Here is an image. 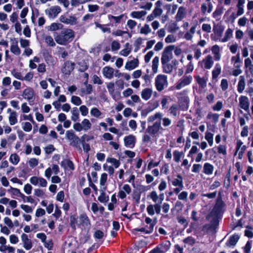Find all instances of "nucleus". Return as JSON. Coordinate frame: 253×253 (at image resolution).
Segmentation results:
<instances>
[{"mask_svg":"<svg viewBox=\"0 0 253 253\" xmlns=\"http://www.w3.org/2000/svg\"><path fill=\"white\" fill-rule=\"evenodd\" d=\"M54 37L57 43L65 45L73 40L74 37V33L71 29H64L59 34L56 33Z\"/></svg>","mask_w":253,"mask_h":253,"instance_id":"nucleus-1","label":"nucleus"},{"mask_svg":"<svg viewBox=\"0 0 253 253\" xmlns=\"http://www.w3.org/2000/svg\"><path fill=\"white\" fill-rule=\"evenodd\" d=\"M70 224L74 229H76V224L82 226L84 228H89L91 225L90 220L85 213L80 214L78 217L76 215L71 216Z\"/></svg>","mask_w":253,"mask_h":253,"instance_id":"nucleus-2","label":"nucleus"},{"mask_svg":"<svg viewBox=\"0 0 253 253\" xmlns=\"http://www.w3.org/2000/svg\"><path fill=\"white\" fill-rule=\"evenodd\" d=\"M66 138L69 141L71 146L76 147L80 151H82L80 145L81 140L75 134L73 130H69L66 132Z\"/></svg>","mask_w":253,"mask_h":253,"instance_id":"nucleus-3","label":"nucleus"},{"mask_svg":"<svg viewBox=\"0 0 253 253\" xmlns=\"http://www.w3.org/2000/svg\"><path fill=\"white\" fill-rule=\"evenodd\" d=\"M155 84L158 91H162L168 85L167 77L163 75H158L155 78Z\"/></svg>","mask_w":253,"mask_h":253,"instance_id":"nucleus-4","label":"nucleus"},{"mask_svg":"<svg viewBox=\"0 0 253 253\" xmlns=\"http://www.w3.org/2000/svg\"><path fill=\"white\" fill-rule=\"evenodd\" d=\"M163 114L160 112H158L153 115L150 116L148 118V122H153L157 119H159V121H161L162 120L163 125L164 127H167L169 126L171 124V121L168 118H162Z\"/></svg>","mask_w":253,"mask_h":253,"instance_id":"nucleus-5","label":"nucleus"},{"mask_svg":"<svg viewBox=\"0 0 253 253\" xmlns=\"http://www.w3.org/2000/svg\"><path fill=\"white\" fill-rule=\"evenodd\" d=\"M174 48L173 45H169L165 48L161 58L162 63H167L172 59V52Z\"/></svg>","mask_w":253,"mask_h":253,"instance_id":"nucleus-6","label":"nucleus"},{"mask_svg":"<svg viewBox=\"0 0 253 253\" xmlns=\"http://www.w3.org/2000/svg\"><path fill=\"white\" fill-rule=\"evenodd\" d=\"M160 130H163V128L161 126V122L160 121H157L153 125L148 126L146 132L153 136H156Z\"/></svg>","mask_w":253,"mask_h":253,"instance_id":"nucleus-7","label":"nucleus"},{"mask_svg":"<svg viewBox=\"0 0 253 253\" xmlns=\"http://www.w3.org/2000/svg\"><path fill=\"white\" fill-rule=\"evenodd\" d=\"M192 79V77L190 75L183 76L175 84V88L179 90L189 85L191 83Z\"/></svg>","mask_w":253,"mask_h":253,"instance_id":"nucleus-8","label":"nucleus"},{"mask_svg":"<svg viewBox=\"0 0 253 253\" xmlns=\"http://www.w3.org/2000/svg\"><path fill=\"white\" fill-rule=\"evenodd\" d=\"M21 240L22 242L21 244L26 250L28 251L32 248L33 246V242L31 239L29 238L28 235L25 233L22 234Z\"/></svg>","mask_w":253,"mask_h":253,"instance_id":"nucleus-9","label":"nucleus"},{"mask_svg":"<svg viewBox=\"0 0 253 253\" xmlns=\"http://www.w3.org/2000/svg\"><path fill=\"white\" fill-rule=\"evenodd\" d=\"M61 11V9L58 5L52 6L45 10V13L49 18L53 19Z\"/></svg>","mask_w":253,"mask_h":253,"instance_id":"nucleus-10","label":"nucleus"},{"mask_svg":"<svg viewBox=\"0 0 253 253\" xmlns=\"http://www.w3.org/2000/svg\"><path fill=\"white\" fill-rule=\"evenodd\" d=\"M7 112L9 114L8 121L9 124L11 126H13L17 124L18 122L17 113L15 111L12 110L11 108H8Z\"/></svg>","mask_w":253,"mask_h":253,"instance_id":"nucleus-11","label":"nucleus"},{"mask_svg":"<svg viewBox=\"0 0 253 253\" xmlns=\"http://www.w3.org/2000/svg\"><path fill=\"white\" fill-rule=\"evenodd\" d=\"M22 96L29 102H33L35 99V93L33 89L30 87L26 88L23 92Z\"/></svg>","mask_w":253,"mask_h":253,"instance_id":"nucleus-12","label":"nucleus"},{"mask_svg":"<svg viewBox=\"0 0 253 253\" xmlns=\"http://www.w3.org/2000/svg\"><path fill=\"white\" fill-rule=\"evenodd\" d=\"M198 23L196 22L195 23H194L192 27L190 28V30L186 32L184 35V38L188 41H191L193 38V36L196 32V29L197 27L198 26Z\"/></svg>","mask_w":253,"mask_h":253,"instance_id":"nucleus-13","label":"nucleus"},{"mask_svg":"<svg viewBox=\"0 0 253 253\" xmlns=\"http://www.w3.org/2000/svg\"><path fill=\"white\" fill-rule=\"evenodd\" d=\"M186 8L184 6L178 8L177 13L175 16L176 21L179 22L184 18L186 15Z\"/></svg>","mask_w":253,"mask_h":253,"instance_id":"nucleus-14","label":"nucleus"},{"mask_svg":"<svg viewBox=\"0 0 253 253\" xmlns=\"http://www.w3.org/2000/svg\"><path fill=\"white\" fill-rule=\"evenodd\" d=\"M153 93V91L152 88L146 87L142 90L141 97L143 100L147 101L151 98Z\"/></svg>","mask_w":253,"mask_h":253,"instance_id":"nucleus-15","label":"nucleus"},{"mask_svg":"<svg viewBox=\"0 0 253 253\" xmlns=\"http://www.w3.org/2000/svg\"><path fill=\"white\" fill-rule=\"evenodd\" d=\"M11 44L10 46V51L16 55H19L21 53V50L18 45V41L16 39H11Z\"/></svg>","mask_w":253,"mask_h":253,"instance_id":"nucleus-16","label":"nucleus"},{"mask_svg":"<svg viewBox=\"0 0 253 253\" xmlns=\"http://www.w3.org/2000/svg\"><path fill=\"white\" fill-rule=\"evenodd\" d=\"M125 145L129 148H133L135 145V137L132 135H129L124 138Z\"/></svg>","mask_w":253,"mask_h":253,"instance_id":"nucleus-17","label":"nucleus"},{"mask_svg":"<svg viewBox=\"0 0 253 253\" xmlns=\"http://www.w3.org/2000/svg\"><path fill=\"white\" fill-rule=\"evenodd\" d=\"M213 8L211 2H204L202 4L201 9L202 13L205 15L206 13H210Z\"/></svg>","mask_w":253,"mask_h":253,"instance_id":"nucleus-18","label":"nucleus"},{"mask_svg":"<svg viewBox=\"0 0 253 253\" xmlns=\"http://www.w3.org/2000/svg\"><path fill=\"white\" fill-rule=\"evenodd\" d=\"M90 114L92 117L98 119H101L104 117V114L101 112L97 108L95 107L91 109Z\"/></svg>","mask_w":253,"mask_h":253,"instance_id":"nucleus-19","label":"nucleus"},{"mask_svg":"<svg viewBox=\"0 0 253 253\" xmlns=\"http://www.w3.org/2000/svg\"><path fill=\"white\" fill-rule=\"evenodd\" d=\"M239 105L241 108L247 110L249 107L248 98L245 96H241L239 98Z\"/></svg>","mask_w":253,"mask_h":253,"instance_id":"nucleus-20","label":"nucleus"},{"mask_svg":"<svg viewBox=\"0 0 253 253\" xmlns=\"http://www.w3.org/2000/svg\"><path fill=\"white\" fill-rule=\"evenodd\" d=\"M171 183L173 186H182L183 185V177L182 176L178 174L176 177L172 178L171 180Z\"/></svg>","mask_w":253,"mask_h":253,"instance_id":"nucleus-21","label":"nucleus"},{"mask_svg":"<svg viewBox=\"0 0 253 253\" xmlns=\"http://www.w3.org/2000/svg\"><path fill=\"white\" fill-rule=\"evenodd\" d=\"M114 70L110 67L106 66L103 69V75L108 79H111L113 77Z\"/></svg>","mask_w":253,"mask_h":253,"instance_id":"nucleus-22","label":"nucleus"},{"mask_svg":"<svg viewBox=\"0 0 253 253\" xmlns=\"http://www.w3.org/2000/svg\"><path fill=\"white\" fill-rule=\"evenodd\" d=\"M147 14V12L145 10L141 11H132L130 15L132 18L136 19H141L144 17Z\"/></svg>","mask_w":253,"mask_h":253,"instance_id":"nucleus-23","label":"nucleus"},{"mask_svg":"<svg viewBox=\"0 0 253 253\" xmlns=\"http://www.w3.org/2000/svg\"><path fill=\"white\" fill-rule=\"evenodd\" d=\"M213 166L209 163H206L204 165L203 172L206 174L211 175L213 171Z\"/></svg>","mask_w":253,"mask_h":253,"instance_id":"nucleus-24","label":"nucleus"},{"mask_svg":"<svg viewBox=\"0 0 253 253\" xmlns=\"http://www.w3.org/2000/svg\"><path fill=\"white\" fill-rule=\"evenodd\" d=\"M169 113L174 117L179 114V107L176 104H172L169 110Z\"/></svg>","mask_w":253,"mask_h":253,"instance_id":"nucleus-25","label":"nucleus"},{"mask_svg":"<svg viewBox=\"0 0 253 253\" xmlns=\"http://www.w3.org/2000/svg\"><path fill=\"white\" fill-rule=\"evenodd\" d=\"M103 59L105 62H108L111 59V62H113L116 59L115 63H122L123 62V60L121 58L116 59L115 57L111 58V55L108 53L104 55Z\"/></svg>","mask_w":253,"mask_h":253,"instance_id":"nucleus-26","label":"nucleus"},{"mask_svg":"<svg viewBox=\"0 0 253 253\" xmlns=\"http://www.w3.org/2000/svg\"><path fill=\"white\" fill-rule=\"evenodd\" d=\"M141 100L138 95L136 94L132 95L131 96V99H129L126 101V104L130 105H134V103L140 102Z\"/></svg>","mask_w":253,"mask_h":253,"instance_id":"nucleus-27","label":"nucleus"},{"mask_svg":"<svg viewBox=\"0 0 253 253\" xmlns=\"http://www.w3.org/2000/svg\"><path fill=\"white\" fill-rule=\"evenodd\" d=\"M71 119L74 122H77L79 120V111L77 107H74L71 110Z\"/></svg>","mask_w":253,"mask_h":253,"instance_id":"nucleus-28","label":"nucleus"},{"mask_svg":"<svg viewBox=\"0 0 253 253\" xmlns=\"http://www.w3.org/2000/svg\"><path fill=\"white\" fill-rule=\"evenodd\" d=\"M196 81L199 85L203 88H204L207 86V81L208 80V78L206 77L201 78L200 76H198L196 77Z\"/></svg>","mask_w":253,"mask_h":253,"instance_id":"nucleus-29","label":"nucleus"},{"mask_svg":"<svg viewBox=\"0 0 253 253\" xmlns=\"http://www.w3.org/2000/svg\"><path fill=\"white\" fill-rule=\"evenodd\" d=\"M81 125L83 129V130L86 131L90 129L91 127V124L89 120L87 119H84L81 122Z\"/></svg>","mask_w":253,"mask_h":253,"instance_id":"nucleus-30","label":"nucleus"},{"mask_svg":"<svg viewBox=\"0 0 253 253\" xmlns=\"http://www.w3.org/2000/svg\"><path fill=\"white\" fill-rule=\"evenodd\" d=\"M10 190H11V192L13 195L21 197L24 202H25L26 196L20 192L19 189L11 187ZM8 191H10V190H8Z\"/></svg>","mask_w":253,"mask_h":253,"instance_id":"nucleus-31","label":"nucleus"},{"mask_svg":"<svg viewBox=\"0 0 253 253\" xmlns=\"http://www.w3.org/2000/svg\"><path fill=\"white\" fill-rule=\"evenodd\" d=\"M245 79L243 76H240V80L237 86V90L239 93H242L245 89Z\"/></svg>","mask_w":253,"mask_h":253,"instance_id":"nucleus-32","label":"nucleus"},{"mask_svg":"<svg viewBox=\"0 0 253 253\" xmlns=\"http://www.w3.org/2000/svg\"><path fill=\"white\" fill-rule=\"evenodd\" d=\"M104 190H101L100 191L101 194L100 196L98 197V200L99 202L101 203H106L109 200V197L107 196L104 192V190H105L106 188H103Z\"/></svg>","mask_w":253,"mask_h":253,"instance_id":"nucleus-33","label":"nucleus"},{"mask_svg":"<svg viewBox=\"0 0 253 253\" xmlns=\"http://www.w3.org/2000/svg\"><path fill=\"white\" fill-rule=\"evenodd\" d=\"M148 197L150 198L155 204L160 203L158 195L156 191H153L149 193Z\"/></svg>","mask_w":253,"mask_h":253,"instance_id":"nucleus-34","label":"nucleus"},{"mask_svg":"<svg viewBox=\"0 0 253 253\" xmlns=\"http://www.w3.org/2000/svg\"><path fill=\"white\" fill-rule=\"evenodd\" d=\"M233 30L228 28L225 33L224 38L221 40L222 42H226L229 40L232 37Z\"/></svg>","mask_w":253,"mask_h":253,"instance_id":"nucleus-35","label":"nucleus"},{"mask_svg":"<svg viewBox=\"0 0 253 253\" xmlns=\"http://www.w3.org/2000/svg\"><path fill=\"white\" fill-rule=\"evenodd\" d=\"M74 64H65L62 69V72L65 74H70L74 69Z\"/></svg>","mask_w":253,"mask_h":253,"instance_id":"nucleus-36","label":"nucleus"},{"mask_svg":"<svg viewBox=\"0 0 253 253\" xmlns=\"http://www.w3.org/2000/svg\"><path fill=\"white\" fill-rule=\"evenodd\" d=\"M9 161L13 165H16L20 161V157L16 153L12 154L10 156Z\"/></svg>","mask_w":253,"mask_h":253,"instance_id":"nucleus-37","label":"nucleus"},{"mask_svg":"<svg viewBox=\"0 0 253 253\" xmlns=\"http://www.w3.org/2000/svg\"><path fill=\"white\" fill-rule=\"evenodd\" d=\"M173 160L176 163H179L180 161L181 158L183 155L182 152H179L177 150H175L173 152Z\"/></svg>","mask_w":253,"mask_h":253,"instance_id":"nucleus-38","label":"nucleus"},{"mask_svg":"<svg viewBox=\"0 0 253 253\" xmlns=\"http://www.w3.org/2000/svg\"><path fill=\"white\" fill-rule=\"evenodd\" d=\"M80 91L82 93L85 94H90L92 92V85H87L85 86V87H82L81 88Z\"/></svg>","mask_w":253,"mask_h":253,"instance_id":"nucleus-39","label":"nucleus"},{"mask_svg":"<svg viewBox=\"0 0 253 253\" xmlns=\"http://www.w3.org/2000/svg\"><path fill=\"white\" fill-rule=\"evenodd\" d=\"M239 239V236L238 235H234L231 236L228 241V246H235Z\"/></svg>","mask_w":253,"mask_h":253,"instance_id":"nucleus-40","label":"nucleus"},{"mask_svg":"<svg viewBox=\"0 0 253 253\" xmlns=\"http://www.w3.org/2000/svg\"><path fill=\"white\" fill-rule=\"evenodd\" d=\"M106 161L112 164L116 169L119 168L120 165V162L119 160H118L114 158H107Z\"/></svg>","mask_w":253,"mask_h":253,"instance_id":"nucleus-41","label":"nucleus"},{"mask_svg":"<svg viewBox=\"0 0 253 253\" xmlns=\"http://www.w3.org/2000/svg\"><path fill=\"white\" fill-rule=\"evenodd\" d=\"M182 93H177L176 96L177 97L178 102L180 103H185L187 104L188 103V98L187 96H181Z\"/></svg>","mask_w":253,"mask_h":253,"instance_id":"nucleus-42","label":"nucleus"},{"mask_svg":"<svg viewBox=\"0 0 253 253\" xmlns=\"http://www.w3.org/2000/svg\"><path fill=\"white\" fill-rule=\"evenodd\" d=\"M188 193L187 191H182L178 194V199L179 200H182L184 202H187L188 200Z\"/></svg>","mask_w":253,"mask_h":253,"instance_id":"nucleus-43","label":"nucleus"},{"mask_svg":"<svg viewBox=\"0 0 253 253\" xmlns=\"http://www.w3.org/2000/svg\"><path fill=\"white\" fill-rule=\"evenodd\" d=\"M131 50L130 45L129 43L125 44V48L121 51V54L124 56H126L130 53Z\"/></svg>","mask_w":253,"mask_h":253,"instance_id":"nucleus-44","label":"nucleus"},{"mask_svg":"<svg viewBox=\"0 0 253 253\" xmlns=\"http://www.w3.org/2000/svg\"><path fill=\"white\" fill-rule=\"evenodd\" d=\"M151 31V29L148 24H145L140 30V33L147 35Z\"/></svg>","mask_w":253,"mask_h":253,"instance_id":"nucleus-45","label":"nucleus"},{"mask_svg":"<svg viewBox=\"0 0 253 253\" xmlns=\"http://www.w3.org/2000/svg\"><path fill=\"white\" fill-rule=\"evenodd\" d=\"M134 230L142 232H145L146 234H150L151 233L152 231V226H147L145 227H142L139 229H135Z\"/></svg>","mask_w":253,"mask_h":253,"instance_id":"nucleus-46","label":"nucleus"},{"mask_svg":"<svg viewBox=\"0 0 253 253\" xmlns=\"http://www.w3.org/2000/svg\"><path fill=\"white\" fill-rule=\"evenodd\" d=\"M71 102L75 105L79 106L82 103L81 99L77 96L73 95L71 97Z\"/></svg>","mask_w":253,"mask_h":253,"instance_id":"nucleus-47","label":"nucleus"},{"mask_svg":"<svg viewBox=\"0 0 253 253\" xmlns=\"http://www.w3.org/2000/svg\"><path fill=\"white\" fill-rule=\"evenodd\" d=\"M207 117L209 119H211L212 121L216 123L218 121L219 115L216 113L213 114L210 112L208 114Z\"/></svg>","mask_w":253,"mask_h":253,"instance_id":"nucleus-48","label":"nucleus"},{"mask_svg":"<svg viewBox=\"0 0 253 253\" xmlns=\"http://www.w3.org/2000/svg\"><path fill=\"white\" fill-rule=\"evenodd\" d=\"M45 42L50 46H54L55 42H54L53 39L50 36H46L45 37Z\"/></svg>","mask_w":253,"mask_h":253,"instance_id":"nucleus-49","label":"nucleus"},{"mask_svg":"<svg viewBox=\"0 0 253 253\" xmlns=\"http://www.w3.org/2000/svg\"><path fill=\"white\" fill-rule=\"evenodd\" d=\"M213 135L212 133L209 132H206L205 135V139L208 141L211 146L213 144Z\"/></svg>","mask_w":253,"mask_h":253,"instance_id":"nucleus-50","label":"nucleus"},{"mask_svg":"<svg viewBox=\"0 0 253 253\" xmlns=\"http://www.w3.org/2000/svg\"><path fill=\"white\" fill-rule=\"evenodd\" d=\"M107 87L109 93L112 96L113 98L115 99V95L113 94L114 92V84L112 82L108 83L107 84Z\"/></svg>","mask_w":253,"mask_h":253,"instance_id":"nucleus-51","label":"nucleus"},{"mask_svg":"<svg viewBox=\"0 0 253 253\" xmlns=\"http://www.w3.org/2000/svg\"><path fill=\"white\" fill-rule=\"evenodd\" d=\"M164 72L166 73H170L172 71L174 66L172 64H163Z\"/></svg>","mask_w":253,"mask_h":253,"instance_id":"nucleus-52","label":"nucleus"},{"mask_svg":"<svg viewBox=\"0 0 253 253\" xmlns=\"http://www.w3.org/2000/svg\"><path fill=\"white\" fill-rule=\"evenodd\" d=\"M183 242L188 245L193 246L195 243V239L191 236H189L183 240Z\"/></svg>","mask_w":253,"mask_h":253,"instance_id":"nucleus-53","label":"nucleus"},{"mask_svg":"<svg viewBox=\"0 0 253 253\" xmlns=\"http://www.w3.org/2000/svg\"><path fill=\"white\" fill-rule=\"evenodd\" d=\"M23 129L26 132L30 131L32 129V126L29 122H24L22 124Z\"/></svg>","mask_w":253,"mask_h":253,"instance_id":"nucleus-54","label":"nucleus"},{"mask_svg":"<svg viewBox=\"0 0 253 253\" xmlns=\"http://www.w3.org/2000/svg\"><path fill=\"white\" fill-rule=\"evenodd\" d=\"M60 50L58 51V55L59 58L66 59L68 53V52L64 49L63 48L59 47Z\"/></svg>","mask_w":253,"mask_h":253,"instance_id":"nucleus-55","label":"nucleus"},{"mask_svg":"<svg viewBox=\"0 0 253 253\" xmlns=\"http://www.w3.org/2000/svg\"><path fill=\"white\" fill-rule=\"evenodd\" d=\"M219 47L217 45H214L212 46L211 51L214 54L215 57L216 58L217 60L219 59Z\"/></svg>","mask_w":253,"mask_h":253,"instance_id":"nucleus-56","label":"nucleus"},{"mask_svg":"<svg viewBox=\"0 0 253 253\" xmlns=\"http://www.w3.org/2000/svg\"><path fill=\"white\" fill-rule=\"evenodd\" d=\"M44 150L46 154H50L55 151V148L52 144H49L44 148Z\"/></svg>","mask_w":253,"mask_h":253,"instance_id":"nucleus-57","label":"nucleus"},{"mask_svg":"<svg viewBox=\"0 0 253 253\" xmlns=\"http://www.w3.org/2000/svg\"><path fill=\"white\" fill-rule=\"evenodd\" d=\"M18 12H13L10 16V21L14 23L15 22H18Z\"/></svg>","mask_w":253,"mask_h":253,"instance_id":"nucleus-58","label":"nucleus"},{"mask_svg":"<svg viewBox=\"0 0 253 253\" xmlns=\"http://www.w3.org/2000/svg\"><path fill=\"white\" fill-rule=\"evenodd\" d=\"M120 48V44L119 42L114 41L111 43V49L112 51L118 50Z\"/></svg>","mask_w":253,"mask_h":253,"instance_id":"nucleus-59","label":"nucleus"},{"mask_svg":"<svg viewBox=\"0 0 253 253\" xmlns=\"http://www.w3.org/2000/svg\"><path fill=\"white\" fill-rule=\"evenodd\" d=\"M81 114L83 116H86L88 113V109L85 105H82L79 108Z\"/></svg>","mask_w":253,"mask_h":253,"instance_id":"nucleus-60","label":"nucleus"},{"mask_svg":"<svg viewBox=\"0 0 253 253\" xmlns=\"http://www.w3.org/2000/svg\"><path fill=\"white\" fill-rule=\"evenodd\" d=\"M220 86L223 91H225L228 87V83L226 79H222L221 81Z\"/></svg>","mask_w":253,"mask_h":253,"instance_id":"nucleus-61","label":"nucleus"},{"mask_svg":"<svg viewBox=\"0 0 253 253\" xmlns=\"http://www.w3.org/2000/svg\"><path fill=\"white\" fill-rule=\"evenodd\" d=\"M38 160L36 158H31L29 161V165L30 167L34 168L38 165Z\"/></svg>","mask_w":253,"mask_h":253,"instance_id":"nucleus-62","label":"nucleus"},{"mask_svg":"<svg viewBox=\"0 0 253 253\" xmlns=\"http://www.w3.org/2000/svg\"><path fill=\"white\" fill-rule=\"evenodd\" d=\"M9 241L11 244H16L18 243L19 239L15 234H12L9 236Z\"/></svg>","mask_w":253,"mask_h":253,"instance_id":"nucleus-63","label":"nucleus"},{"mask_svg":"<svg viewBox=\"0 0 253 253\" xmlns=\"http://www.w3.org/2000/svg\"><path fill=\"white\" fill-rule=\"evenodd\" d=\"M222 103L221 101H217L216 103L212 106V109L215 111H219L222 108Z\"/></svg>","mask_w":253,"mask_h":253,"instance_id":"nucleus-64","label":"nucleus"}]
</instances>
